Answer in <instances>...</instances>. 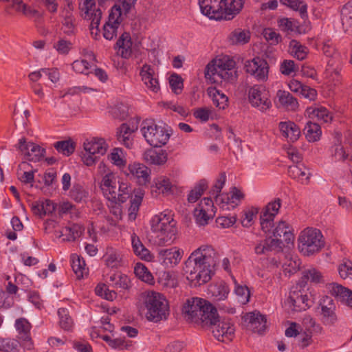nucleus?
I'll return each mask as SVG.
<instances>
[{
    "instance_id": "7",
    "label": "nucleus",
    "mask_w": 352,
    "mask_h": 352,
    "mask_svg": "<svg viewBox=\"0 0 352 352\" xmlns=\"http://www.w3.org/2000/svg\"><path fill=\"white\" fill-rule=\"evenodd\" d=\"M69 214L71 217L78 216L76 206L69 201H63L59 204L45 199V230L54 228L58 225L63 214Z\"/></svg>"
},
{
    "instance_id": "35",
    "label": "nucleus",
    "mask_w": 352,
    "mask_h": 352,
    "mask_svg": "<svg viewBox=\"0 0 352 352\" xmlns=\"http://www.w3.org/2000/svg\"><path fill=\"white\" fill-rule=\"evenodd\" d=\"M133 42L129 33H122L116 43V48H118V53L124 58H129L133 53Z\"/></svg>"
},
{
    "instance_id": "54",
    "label": "nucleus",
    "mask_w": 352,
    "mask_h": 352,
    "mask_svg": "<svg viewBox=\"0 0 352 352\" xmlns=\"http://www.w3.org/2000/svg\"><path fill=\"white\" fill-rule=\"evenodd\" d=\"M109 160L115 166L121 168L126 166V160L122 148H114L108 155Z\"/></svg>"
},
{
    "instance_id": "31",
    "label": "nucleus",
    "mask_w": 352,
    "mask_h": 352,
    "mask_svg": "<svg viewBox=\"0 0 352 352\" xmlns=\"http://www.w3.org/2000/svg\"><path fill=\"white\" fill-rule=\"evenodd\" d=\"M288 175L303 185H307L309 183L311 176L309 169L303 164L289 166Z\"/></svg>"
},
{
    "instance_id": "42",
    "label": "nucleus",
    "mask_w": 352,
    "mask_h": 352,
    "mask_svg": "<svg viewBox=\"0 0 352 352\" xmlns=\"http://www.w3.org/2000/svg\"><path fill=\"white\" fill-rule=\"evenodd\" d=\"M131 243L135 255L147 261L153 260V254L147 248H145L140 238L135 233L131 235Z\"/></svg>"
},
{
    "instance_id": "12",
    "label": "nucleus",
    "mask_w": 352,
    "mask_h": 352,
    "mask_svg": "<svg viewBox=\"0 0 352 352\" xmlns=\"http://www.w3.org/2000/svg\"><path fill=\"white\" fill-rule=\"evenodd\" d=\"M215 213L216 208L213 201L211 198L205 197L194 210L195 222L199 226H205L214 217Z\"/></svg>"
},
{
    "instance_id": "4",
    "label": "nucleus",
    "mask_w": 352,
    "mask_h": 352,
    "mask_svg": "<svg viewBox=\"0 0 352 352\" xmlns=\"http://www.w3.org/2000/svg\"><path fill=\"white\" fill-rule=\"evenodd\" d=\"M182 311L188 320L204 325L213 323L217 311L210 302L198 297L188 299Z\"/></svg>"
},
{
    "instance_id": "60",
    "label": "nucleus",
    "mask_w": 352,
    "mask_h": 352,
    "mask_svg": "<svg viewBox=\"0 0 352 352\" xmlns=\"http://www.w3.org/2000/svg\"><path fill=\"white\" fill-rule=\"evenodd\" d=\"M134 273L136 276L142 281L149 284L153 283V275L144 265L137 263L134 268Z\"/></svg>"
},
{
    "instance_id": "55",
    "label": "nucleus",
    "mask_w": 352,
    "mask_h": 352,
    "mask_svg": "<svg viewBox=\"0 0 352 352\" xmlns=\"http://www.w3.org/2000/svg\"><path fill=\"white\" fill-rule=\"evenodd\" d=\"M58 315L60 327L65 331H72L74 327V321L68 310L65 308H60L58 310Z\"/></svg>"
},
{
    "instance_id": "64",
    "label": "nucleus",
    "mask_w": 352,
    "mask_h": 352,
    "mask_svg": "<svg viewBox=\"0 0 352 352\" xmlns=\"http://www.w3.org/2000/svg\"><path fill=\"white\" fill-rule=\"evenodd\" d=\"M298 71V67L292 60H284L280 65V72L285 76H291Z\"/></svg>"
},
{
    "instance_id": "57",
    "label": "nucleus",
    "mask_w": 352,
    "mask_h": 352,
    "mask_svg": "<svg viewBox=\"0 0 352 352\" xmlns=\"http://www.w3.org/2000/svg\"><path fill=\"white\" fill-rule=\"evenodd\" d=\"M209 290L217 300H225L230 292L228 286L222 283L211 285Z\"/></svg>"
},
{
    "instance_id": "46",
    "label": "nucleus",
    "mask_w": 352,
    "mask_h": 352,
    "mask_svg": "<svg viewBox=\"0 0 352 352\" xmlns=\"http://www.w3.org/2000/svg\"><path fill=\"white\" fill-rule=\"evenodd\" d=\"M71 266L77 278L80 279L88 273L85 260L77 254L71 256Z\"/></svg>"
},
{
    "instance_id": "24",
    "label": "nucleus",
    "mask_w": 352,
    "mask_h": 352,
    "mask_svg": "<svg viewBox=\"0 0 352 352\" xmlns=\"http://www.w3.org/2000/svg\"><path fill=\"white\" fill-rule=\"evenodd\" d=\"M308 117L320 123H330L333 120V115L326 107L319 105L309 107L305 111Z\"/></svg>"
},
{
    "instance_id": "10",
    "label": "nucleus",
    "mask_w": 352,
    "mask_h": 352,
    "mask_svg": "<svg viewBox=\"0 0 352 352\" xmlns=\"http://www.w3.org/2000/svg\"><path fill=\"white\" fill-rule=\"evenodd\" d=\"M298 242L299 250L307 256L319 252L324 246L323 236L316 228L305 229L299 236Z\"/></svg>"
},
{
    "instance_id": "17",
    "label": "nucleus",
    "mask_w": 352,
    "mask_h": 352,
    "mask_svg": "<svg viewBox=\"0 0 352 352\" xmlns=\"http://www.w3.org/2000/svg\"><path fill=\"white\" fill-rule=\"evenodd\" d=\"M120 180L118 179L116 173L108 170V171L102 177L100 183V188L104 197L109 202L116 200V190Z\"/></svg>"
},
{
    "instance_id": "5",
    "label": "nucleus",
    "mask_w": 352,
    "mask_h": 352,
    "mask_svg": "<svg viewBox=\"0 0 352 352\" xmlns=\"http://www.w3.org/2000/svg\"><path fill=\"white\" fill-rule=\"evenodd\" d=\"M136 0H116V4L111 8L108 20L103 25V36L105 39L111 41L116 38L118 33H121V23L123 14H126Z\"/></svg>"
},
{
    "instance_id": "49",
    "label": "nucleus",
    "mask_w": 352,
    "mask_h": 352,
    "mask_svg": "<svg viewBox=\"0 0 352 352\" xmlns=\"http://www.w3.org/2000/svg\"><path fill=\"white\" fill-rule=\"evenodd\" d=\"M131 192V186L127 182L120 181L116 190V200L112 201V203H124L129 198Z\"/></svg>"
},
{
    "instance_id": "39",
    "label": "nucleus",
    "mask_w": 352,
    "mask_h": 352,
    "mask_svg": "<svg viewBox=\"0 0 352 352\" xmlns=\"http://www.w3.org/2000/svg\"><path fill=\"white\" fill-rule=\"evenodd\" d=\"M287 302L289 307L294 311L305 310L310 307L307 295L300 294L298 292H296L290 293Z\"/></svg>"
},
{
    "instance_id": "27",
    "label": "nucleus",
    "mask_w": 352,
    "mask_h": 352,
    "mask_svg": "<svg viewBox=\"0 0 352 352\" xmlns=\"http://www.w3.org/2000/svg\"><path fill=\"white\" fill-rule=\"evenodd\" d=\"M292 228L288 223L285 221H280L272 230L273 239H278L282 241V244L285 242L287 244L292 242L294 235L292 231Z\"/></svg>"
},
{
    "instance_id": "18",
    "label": "nucleus",
    "mask_w": 352,
    "mask_h": 352,
    "mask_svg": "<svg viewBox=\"0 0 352 352\" xmlns=\"http://www.w3.org/2000/svg\"><path fill=\"white\" fill-rule=\"evenodd\" d=\"M14 327L17 331V338L24 349L31 350L33 349V342L31 337L32 324L25 318H19L15 320Z\"/></svg>"
},
{
    "instance_id": "58",
    "label": "nucleus",
    "mask_w": 352,
    "mask_h": 352,
    "mask_svg": "<svg viewBox=\"0 0 352 352\" xmlns=\"http://www.w3.org/2000/svg\"><path fill=\"white\" fill-rule=\"evenodd\" d=\"M160 253L171 265H175L179 263L183 254V252L176 247L162 250Z\"/></svg>"
},
{
    "instance_id": "61",
    "label": "nucleus",
    "mask_w": 352,
    "mask_h": 352,
    "mask_svg": "<svg viewBox=\"0 0 352 352\" xmlns=\"http://www.w3.org/2000/svg\"><path fill=\"white\" fill-rule=\"evenodd\" d=\"M229 38L232 44H245L249 42L250 34L248 31L236 30L231 33Z\"/></svg>"
},
{
    "instance_id": "52",
    "label": "nucleus",
    "mask_w": 352,
    "mask_h": 352,
    "mask_svg": "<svg viewBox=\"0 0 352 352\" xmlns=\"http://www.w3.org/2000/svg\"><path fill=\"white\" fill-rule=\"evenodd\" d=\"M208 188V182L204 180H200L195 187L189 192L187 200L189 203H195L204 194Z\"/></svg>"
},
{
    "instance_id": "15",
    "label": "nucleus",
    "mask_w": 352,
    "mask_h": 352,
    "mask_svg": "<svg viewBox=\"0 0 352 352\" xmlns=\"http://www.w3.org/2000/svg\"><path fill=\"white\" fill-rule=\"evenodd\" d=\"M281 206V199H275L268 203L262 210L260 215V223L262 230L265 233H270L274 227V219Z\"/></svg>"
},
{
    "instance_id": "26",
    "label": "nucleus",
    "mask_w": 352,
    "mask_h": 352,
    "mask_svg": "<svg viewBox=\"0 0 352 352\" xmlns=\"http://www.w3.org/2000/svg\"><path fill=\"white\" fill-rule=\"evenodd\" d=\"M83 147L87 153L103 155L106 153L109 146L103 138H91L84 142Z\"/></svg>"
},
{
    "instance_id": "14",
    "label": "nucleus",
    "mask_w": 352,
    "mask_h": 352,
    "mask_svg": "<svg viewBox=\"0 0 352 352\" xmlns=\"http://www.w3.org/2000/svg\"><path fill=\"white\" fill-rule=\"evenodd\" d=\"M95 0H80L79 9L82 12V16L86 19L91 21L90 27L91 34H94V29L96 32L98 31V26L102 17V12L100 9H96ZM98 33L96 32V36Z\"/></svg>"
},
{
    "instance_id": "34",
    "label": "nucleus",
    "mask_w": 352,
    "mask_h": 352,
    "mask_svg": "<svg viewBox=\"0 0 352 352\" xmlns=\"http://www.w3.org/2000/svg\"><path fill=\"white\" fill-rule=\"evenodd\" d=\"M342 67V60L338 56L335 60H327V66L325 71L326 76L334 85L339 83L341 80L340 72Z\"/></svg>"
},
{
    "instance_id": "37",
    "label": "nucleus",
    "mask_w": 352,
    "mask_h": 352,
    "mask_svg": "<svg viewBox=\"0 0 352 352\" xmlns=\"http://www.w3.org/2000/svg\"><path fill=\"white\" fill-rule=\"evenodd\" d=\"M308 281L318 284L324 283V279L322 273L314 267L305 269L302 272V276L299 280L300 287H304L307 284Z\"/></svg>"
},
{
    "instance_id": "9",
    "label": "nucleus",
    "mask_w": 352,
    "mask_h": 352,
    "mask_svg": "<svg viewBox=\"0 0 352 352\" xmlns=\"http://www.w3.org/2000/svg\"><path fill=\"white\" fill-rule=\"evenodd\" d=\"M145 305L147 309L146 318L155 322L166 319L168 315V305L164 296L157 292L148 294Z\"/></svg>"
},
{
    "instance_id": "63",
    "label": "nucleus",
    "mask_w": 352,
    "mask_h": 352,
    "mask_svg": "<svg viewBox=\"0 0 352 352\" xmlns=\"http://www.w3.org/2000/svg\"><path fill=\"white\" fill-rule=\"evenodd\" d=\"M170 87L175 94L178 95L182 93L184 88V81L182 78L177 74H173L169 77Z\"/></svg>"
},
{
    "instance_id": "11",
    "label": "nucleus",
    "mask_w": 352,
    "mask_h": 352,
    "mask_svg": "<svg viewBox=\"0 0 352 352\" xmlns=\"http://www.w3.org/2000/svg\"><path fill=\"white\" fill-rule=\"evenodd\" d=\"M248 100L252 107L265 112L272 107L269 91L262 85H254L248 92Z\"/></svg>"
},
{
    "instance_id": "23",
    "label": "nucleus",
    "mask_w": 352,
    "mask_h": 352,
    "mask_svg": "<svg viewBox=\"0 0 352 352\" xmlns=\"http://www.w3.org/2000/svg\"><path fill=\"white\" fill-rule=\"evenodd\" d=\"M322 321L325 325H334L338 322L336 305L333 300L327 296L320 302Z\"/></svg>"
},
{
    "instance_id": "33",
    "label": "nucleus",
    "mask_w": 352,
    "mask_h": 352,
    "mask_svg": "<svg viewBox=\"0 0 352 352\" xmlns=\"http://www.w3.org/2000/svg\"><path fill=\"white\" fill-rule=\"evenodd\" d=\"M282 248V241L278 239L267 237L258 242L254 247L256 254H265L273 250H280Z\"/></svg>"
},
{
    "instance_id": "28",
    "label": "nucleus",
    "mask_w": 352,
    "mask_h": 352,
    "mask_svg": "<svg viewBox=\"0 0 352 352\" xmlns=\"http://www.w3.org/2000/svg\"><path fill=\"white\" fill-rule=\"evenodd\" d=\"M14 6H16L17 11H22L25 14H30L34 20L38 31L43 34V16L41 12L35 9L27 8L25 4L23 3L22 0H11Z\"/></svg>"
},
{
    "instance_id": "36",
    "label": "nucleus",
    "mask_w": 352,
    "mask_h": 352,
    "mask_svg": "<svg viewBox=\"0 0 352 352\" xmlns=\"http://www.w3.org/2000/svg\"><path fill=\"white\" fill-rule=\"evenodd\" d=\"M104 264L108 267L118 268L123 265L122 255L120 252L112 247H108L103 256Z\"/></svg>"
},
{
    "instance_id": "25",
    "label": "nucleus",
    "mask_w": 352,
    "mask_h": 352,
    "mask_svg": "<svg viewBox=\"0 0 352 352\" xmlns=\"http://www.w3.org/2000/svg\"><path fill=\"white\" fill-rule=\"evenodd\" d=\"M244 318L248 322V328L253 332L262 333L265 331L267 320L259 312L248 313L244 316Z\"/></svg>"
},
{
    "instance_id": "41",
    "label": "nucleus",
    "mask_w": 352,
    "mask_h": 352,
    "mask_svg": "<svg viewBox=\"0 0 352 352\" xmlns=\"http://www.w3.org/2000/svg\"><path fill=\"white\" fill-rule=\"evenodd\" d=\"M280 104L287 110L295 111L299 104L298 100L289 92L285 90H278L276 93Z\"/></svg>"
},
{
    "instance_id": "1",
    "label": "nucleus",
    "mask_w": 352,
    "mask_h": 352,
    "mask_svg": "<svg viewBox=\"0 0 352 352\" xmlns=\"http://www.w3.org/2000/svg\"><path fill=\"white\" fill-rule=\"evenodd\" d=\"M219 262V252L210 245H202L194 250L185 262L184 272L194 286L208 283Z\"/></svg>"
},
{
    "instance_id": "20",
    "label": "nucleus",
    "mask_w": 352,
    "mask_h": 352,
    "mask_svg": "<svg viewBox=\"0 0 352 352\" xmlns=\"http://www.w3.org/2000/svg\"><path fill=\"white\" fill-rule=\"evenodd\" d=\"M245 69L247 73L253 75L258 80L265 81L268 76V64L263 58L256 57L246 61Z\"/></svg>"
},
{
    "instance_id": "30",
    "label": "nucleus",
    "mask_w": 352,
    "mask_h": 352,
    "mask_svg": "<svg viewBox=\"0 0 352 352\" xmlns=\"http://www.w3.org/2000/svg\"><path fill=\"white\" fill-rule=\"evenodd\" d=\"M331 292L338 300L352 309V290L333 283L331 284Z\"/></svg>"
},
{
    "instance_id": "59",
    "label": "nucleus",
    "mask_w": 352,
    "mask_h": 352,
    "mask_svg": "<svg viewBox=\"0 0 352 352\" xmlns=\"http://www.w3.org/2000/svg\"><path fill=\"white\" fill-rule=\"evenodd\" d=\"M338 271L341 278H351L352 261L347 258H342L338 266Z\"/></svg>"
},
{
    "instance_id": "53",
    "label": "nucleus",
    "mask_w": 352,
    "mask_h": 352,
    "mask_svg": "<svg viewBox=\"0 0 352 352\" xmlns=\"http://www.w3.org/2000/svg\"><path fill=\"white\" fill-rule=\"evenodd\" d=\"M134 131L133 129H131L127 124H122L118 132V139L120 142H122L127 148H130L132 144V140L131 135Z\"/></svg>"
},
{
    "instance_id": "48",
    "label": "nucleus",
    "mask_w": 352,
    "mask_h": 352,
    "mask_svg": "<svg viewBox=\"0 0 352 352\" xmlns=\"http://www.w3.org/2000/svg\"><path fill=\"white\" fill-rule=\"evenodd\" d=\"M304 131L307 140L310 142L318 141L321 137V128L317 123L308 122Z\"/></svg>"
},
{
    "instance_id": "21",
    "label": "nucleus",
    "mask_w": 352,
    "mask_h": 352,
    "mask_svg": "<svg viewBox=\"0 0 352 352\" xmlns=\"http://www.w3.org/2000/svg\"><path fill=\"white\" fill-rule=\"evenodd\" d=\"M245 69L247 73L253 75L258 80L265 81L268 76V64L263 58L256 57L246 61Z\"/></svg>"
},
{
    "instance_id": "40",
    "label": "nucleus",
    "mask_w": 352,
    "mask_h": 352,
    "mask_svg": "<svg viewBox=\"0 0 352 352\" xmlns=\"http://www.w3.org/2000/svg\"><path fill=\"white\" fill-rule=\"evenodd\" d=\"M143 158L149 164L162 165L166 162L168 154L164 150L149 148L144 153Z\"/></svg>"
},
{
    "instance_id": "6",
    "label": "nucleus",
    "mask_w": 352,
    "mask_h": 352,
    "mask_svg": "<svg viewBox=\"0 0 352 352\" xmlns=\"http://www.w3.org/2000/svg\"><path fill=\"white\" fill-rule=\"evenodd\" d=\"M235 63L228 56L214 59L205 69V77L212 83L221 82L222 80L233 82L237 78L234 70Z\"/></svg>"
},
{
    "instance_id": "43",
    "label": "nucleus",
    "mask_w": 352,
    "mask_h": 352,
    "mask_svg": "<svg viewBox=\"0 0 352 352\" xmlns=\"http://www.w3.org/2000/svg\"><path fill=\"white\" fill-rule=\"evenodd\" d=\"M340 14L343 30L346 33H352V0L342 6Z\"/></svg>"
},
{
    "instance_id": "13",
    "label": "nucleus",
    "mask_w": 352,
    "mask_h": 352,
    "mask_svg": "<svg viewBox=\"0 0 352 352\" xmlns=\"http://www.w3.org/2000/svg\"><path fill=\"white\" fill-rule=\"evenodd\" d=\"M219 316L217 313L215 319L212 324H208L211 327L214 337L219 341L223 342H230L234 338L235 331L233 324L228 319L219 320Z\"/></svg>"
},
{
    "instance_id": "8",
    "label": "nucleus",
    "mask_w": 352,
    "mask_h": 352,
    "mask_svg": "<svg viewBox=\"0 0 352 352\" xmlns=\"http://www.w3.org/2000/svg\"><path fill=\"white\" fill-rule=\"evenodd\" d=\"M141 131L148 144L154 147L165 145L170 136L168 130L164 126L157 125L152 120H145L142 122Z\"/></svg>"
},
{
    "instance_id": "2",
    "label": "nucleus",
    "mask_w": 352,
    "mask_h": 352,
    "mask_svg": "<svg viewBox=\"0 0 352 352\" xmlns=\"http://www.w3.org/2000/svg\"><path fill=\"white\" fill-rule=\"evenodd\" d=\"M245 0H199L201 12L210 19L230 20L243 7Z\"/></svg>"
},
{
    "instance_id": "19",
    "label": "nucleus",
    "mask_w": 352,
    "mask_h": 352,
    "mask_svg": "<svg viewBox=\"0 0 352 352\" xmlns=\"http://www.w3.org/2000/svg\"><path fill=\"white\" fill-rule=\"evenodd\" d=\"M244 194L239 188L233 187L230 193L221 194L216 197V203L223 209L230 210L239 206L244 199Z\"/></svg>"
},
{
    "instance_id": "22",
    "label": "nucleus",
    "mask_w": 352,
    "mask_h": 352,
    "mask_svg": "<svg viewBox=\"0 0 352 352\" xmlns=\"http://www.w3.org/2000/svg\"><path fill=\"white\" fill-rule=\"evenodd\" d=\"M140 75L146 89L153 92L157 93L160 90L158 75L155 73L154 68L148 64L142 65Z\"/></svg>"
},
{
    "instance_id": "50",
    "label": "nucleus",
    "mask_w": 352,
    "mask_h": 352,
    "mask_svg": "<svg viewBox=\"0 0 352 352\" xmlns=\"http://www.w3.org/2000/svg\"><path fill=\"white\" fill-rule=\"evenodd\" d=\"M83 231L82 226L78 224H73L71 226L64 228L61 231V234L62 236H65L63 240L74 241L81 236Z\"/></svg>"
},
{
    "instance_id": "38",
    "label": "nucleus",
    "mask_w": 352,
    "mask_h": 352,
    "mask_svg": "<svg viewBox=\"0 0 352 352\" xmlns=\"http://www.w3.org/2000/svg\"><path fill=\"white\" fill-rule=\"evenodd\" d=\"M279 129L282 135L290 142L296 141L300 135V128L292 121L280 122Z\"/></svg>"
},
{
    "instance_id": "62",
    "label": "nucleus",
    "mask_w": 352,
    "mask_h": 352,
    "mask_svg": "<svg viewBox=\"0 0 352 352\" xmlns=\"http://www.w3.org/2000/svg\"><path fill=\"white\" fill-rule=\"evenodd\" d=\"M54 146L59 152L69 156L74 152L75 145L71 140L59 141L54 143Z\"/></svg>"
},
{
    "instance_id": "44",
    "label": "nucleus",
    "mask_w": 352,
    "mask_h": 352,
    "mask_svg": "<svg viewBox=\"0 0 352 352\" xmlns=\"http://www.w3.org/2000/svg\"><path fill=\"white\" fill-rule=\"evenodd\" d=\"M288 52L294 58L302 60L307 58L308 48L297 40L293 39L289 42Z\"/></svg>"
},
{
    "instance_id": "45",
    "label": "nucleus",
    "mask_w": 352,
    "mask_h": 352,
    "mask_svg": "<svg viewBox=\"0 0 352 352\" xmlns=\"http://www.w3.org/2000/svg\"><path fill=\"white\" fill-rule=\"evenodd\" d=\"M207 92L216 107L225 109L228 106V96L216 87H209Z\"/></svg>"
},
{
    "instance_id": "32",
    "label": "nucleus",
    "mask_w": 352,
    "mask_h": 352,
    "mask_svg": "<svg viewBox=\"0 0 352 352\" xmlns=\"http://www.w3.org/2000/svg\"><path fill=\"white\" fill-rule=\"evenodd\" d=\"M130 173L136 178L140 185H146L151 179V170L145 165L134 163L129 166Z\"/></svg>"
},
{
    "instance_id": "16",
    "label": "nucleus",
    "mask_w": 352,
    "mask_h": 352,
    "mask_svg": "<svg viewBox=\"0 0 352 352\" xmlns=\"http://www.w3.org/2000/svg\"><path fill=\"white\" fill-rule=\"evenodd\" d=\"M16 146L25 160L39 162L44 158V148L34 142H27L25 138L19 139Z\"/></svg>"
},
{
    "instance_id": "51",
    "label": "nucleus",
    "mask_w": 352,
    "mask_h": 352,
    "mask_svg": "<svg viewBox=\"0 0 352 352\" xmlns=\"http://www.w3.org/2000/svg\"><path fill=\"white\" fill-rule=\"evenodd\" d=\"M143 197L144 193L142 190H140L136 194H135L133 197H132L130 201L131 205L128 210V217L129 220L134 221L136 219L140 206L143 199Z\"/></svg>"
},
{
    "instance_id": "47",
    "label": "nucleus",
    "mask_w": 352,
    "mask_h": 352,
    "mask_svg": "<svg viewBox=\"0 0 352 352\" xmlns=\"http://www.w3.org/2000/svg\"><path fill=\"white\" fill-rule=\"evenodd\" d=\"M151 188L152 193L155 192L168 195L171 192L172 184L169 179L160 177L155 181V185Z\"/></svg>"
},
{
    "instance_id": "29",
    "label": "nucleus",
    "mask_w": 352,
    "mask_h": 352,
    "mask_svg": "<svg viewBox=\"0 0 352 352\" xmlns=\"http://www.w3.org/2000/svg\"><path fill=\"white\" fill-rule=\"evenodd\" d=\"M345 143L352 148V131H347L345 133ZM331 157L336 162L344 161L347 159L352 160V154L346 153L343 146L336 144L331 148Z\"/></svg>"
},
{
    "instance_id": "3",
    "label": "nucleus",
    "mask_w": 352,
    "mask_h": 352,
    "mask_svg": "<svg viewBox=\"0 0 352 352\" xmlns=\"http://www.w3.org/2000/svg\"><path fill=\"white\" fill-rule=\"evenodd\" d=\"M176 225L170 211L165 210L155 215L151 221V230L155 243L162 246L173 243L177 234Z\"/></svg>"
},
{
    "instance_id": "56",
    "label": "nucleus",
    "mask_w": 352,
    "mask_h": 352,
    "mask_svg": "<svg viewBox=\"0 0 352 352\" xmlns=\"http://www.w3.org/2000/svg\"><path fill=\"white\" fill-rule=\"evenodd\" d=\"M21 342L12 338H0L1 352H19Z\"/></svg>"
}]
</instances>
